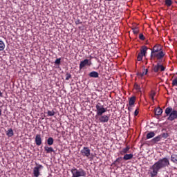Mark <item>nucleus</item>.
<instances>
[{
    "instance_id": "f257e3e1",
    "label": "nucleus",
    "mask_w": 177,
    "mask_h": 177,
    "mask_svg": "<svg viewBox=\"0 0 177 177\" xmlns=\"http://www.w3.org/2000/svg\"><path fill=\"white\" fill-rule=\"evenodd\" d=\"M171 163L169 162V159L168 158H163L159 159L158 161L156 162L150 168V176L156 177L158 175V172L160 169H162L163 168H167V167H169Z\"/></svg>"
},
{
    "instance_id": "f03ea898",
    "label": "nucleus",
    "mask_w": 177,
    "mask_h": 177,
    "mask_svg": "<svg viewBox=\"0 0 177 177\" xmlns=\"http://www.w3.org/2000/svg\"><path fill=\"white\" fill-rule=\"evenodd\" d=\"M165 56V52L162 50V46L160 44H156L151 49V60H154V59L161 60L162 59H164Z\"/></svg>"
},
{
    "instance_id": "7ed1b4c3",
    "label": "nucleus",
    "mask_w": 177,
    "mask_h": 177,
    "mask_svg": "<svg viewBox=\"0 0 177 177\" xmlns=\"http://www.w3.org/2000/svg\"><path fill=\"white\" fill-rule=\"evenodd\" d=\"M165 117H167L168 121H175L177 120V111L168 106L165 110Z\"/></svg>"
},
{
    "instance_id": "20e7f679",
    "label": "nucleus",
    "mask_w": 177,
    "mask_h": 177,
    "mask_svg": "<svg viewBox=\"0 0 177 177\" xmlns=\"http://www.w3.org/2000/svg\"><path fill=\"white\" fill-rule=\"evenodd\" d=\"M72 177H85L86 176V171L83 169H77L73 167L71 169Z\"/></svg>"
},
{
    "instance_id": "39448f33",
    "label": "nucleus",
    "mask_w": 177,
    "mask_h": 177,
    "mask_svg": "<svg viewBox=\"0 0 177 177\" xmlns=\"http://www.w3.org/2000/svg\"><path fill=\"white\" fill-rule=\"evenodd\" d=\"M95 109H96L95 111L97 113V115L98 116L103 115V114H104V113L107 111V109L104 108V106L102 105L100 102H98L95 105Z\"/></svg>"
},
{
    "instance_id": "423d86ee",
    "label": "nucleus",
    "mask_w": 177,
    "mask_h": 177,
    "mask_svg": "<svg viewBox=\"0 0 177 177\" xmlns=\"http://www.w3.org/2000/svg\"><path fill=\"white\" fill-rule=\"evenodd\" d=\"M148 49H149V48H147V46H142L141 47L140 51L138 53V57H137V60L138 62H142V60H143V56H146Z\"/></svg>"
},
{
    "instance_id": "0eeeda50",
    "label": "nucleus",
    "mask_w": 177,
    "mask_h": 177,
    "mask_svg": "<svg viewBox=\"0 0 177 177\" xmlns=\"http://www.w3.org/2000/svg\"><path fill=\"white\" fill-rule=\"evenodd\" d=\"M165 66L160 62L156 65L153 64V71L154 73H162V71H165Z\"/></svg>"
},
{
    "instance_id": "6e6552de",
    "label": "nucleus",
    "mask_w": 177,
    "mask_h": 177,
    "mask_svg": "<svg viewBox=\"0 0 177 177\" xmlns=\"http://www.w3.org/2000/svg\"><path fill=\"white\" fill-rule=\"evenodd\" d=\"M41 169H44L42 165L37 164V166L33 169V176L39 177V175H41V172L39 171H41Z\"/></svg>"
},
{
    "instance_id": "1a4fd4ad",
    "label": "nucleus",
    "mask_w": 177,
    "mask_h": 177,
    "mask_svg": "<svg viewBox=\"0 0 177 177\" xmlns=\"http://www.w3.org/2000/svg\"><path fill=\"white\" fill-rule=\"evenodd\" d=\"M80 153L83 157H87V158H89V156H91V149H89V147H84L80 151Z\"/></svg>"
},
{
    "instance_id": "9d476101",
    "label": "nucleus",
    "mask_w": 177,
    "mask_h": 177,
    "mask_svg": "<svg viewBox=\"0 0 177 177\" xmlns=\"http://www.w3.org/2000/svg\"><path fill=\"white\" fill-rule=\"evenodd\" d=\"M86 66H92V62L88 59H85L84 60L80 62L79 68L80 70H82V68H84V67H86Z\"/></svg>"
},
{
    "instance_id": "9b49d317",
    "label": "nucleus",
    "mask_w": 177,
    "mask_h": 177,
    "mask_svg": "<svg viewBox=\"0 0 177 177\" xmlns=\"http://www.w3.org/2000/svg\"><path fill=\"white\" fill-rule=\"evenodd\" d=\"M109 120H110V115H100L98 118V121L100 122H102V124L109 122Z\"/></svg>"
},
{
    "instance_id": "f8f14e48",
    "label": "nucleus",
    "mask_w": 177,
    "mask_h": 177,
    "mask_svg": "<svg viewBox=\"0 0 177 177\" xmlns=\"http://www.w3.org/2000/svg\"><path fill=\"white\" fill-rule=\"evenodd\" d=\"M35 142L37 146H41V145H42V138H41V134L36 135Z\"/></svg>"
},
{
    "instance_id": "ddd939ff",
    "label": "nucleus",
    "mask_w": 177,
    "mask_h": 177,
    "mask_svg": "<svg viewBox=\"0 0 177 177\" xmlns=\"http://www.w3.org/2000/svg\"><path fill=\"white\" fill-rule=\"evenodd\" d=\"M131 150V147L129 146H127V147L123 148L121 151H120V154L121 156H124V154H127Z\"/></svg>"
},
{
    "instance_id": "4468645a",
    "label": "nucleus",
    "mask_w": 177,
    "mask_h": 177,
    "mask_svg": "<svg viewBox=\"0 0 177 177\" xmlns=\"http://www.w3.org/2000/svg\"><path fill=\"white\" fill-rule=\"evenodd\" d=\"M132 158H133V154L132 153H126L123 156V160H124V161H128V160H132Z\"/></svg>"
},
{
    "instance_id": "2eb2a0df",
    "label": "nucleus",
    "mask_w": 177,
    "mask_h": 177,
    "mask_svg": "<svg viewBox=\"0 0 177 177\" xmlns=\"http://www.w3.org/2000/svg\"><path fill=\"white\" fill-rule=\"evenodd\" d=\"M136 100V97H135V96L130 97L129 100V105L130 106V107H133Z\"/></svg>"
},
{
    "instance_id": "dca6fc26",
    "label": "nucleus",
    "mask_w": 177,
    "mask_h": 177,
    "mask_svg": "<svg viewBox=\"0 0 177 177\" xmlns=\"http://www.w3.org/2000/svg\"><path fill=\"white\" fill-rule=\"evenodd\" d=\"M122 157H119L114 162H113V165H115V167H118V165H120V164H121V162H122Z\"/></svg>"
},
{
    "instance_id": "f3484780",
    "label": "nucleus",
    "mask_w": 177,
    "mask_h": 177,
    "mask_svg": "<svg viewBox=\"0 0 177 177\" xmlns=\"http://www.w3.org/2000/svg\"><path fill=\"white\" fill-rule=\"evenodd\" d=\"M91 78H99V73L96 71H92L88 74Z\"/></svg>"
},
{
    "instance_id": "a211bd4d",
    "label": "nucleus",
    "mask_w": 177,
    "mask_h": 177,
    "mask_svg": "<svg viewBox=\"0 0 177 177\" xmlns=\"http://www.w3.org/2000/svg\"><path fill=\"white\" fill-rule=\"evenodd\" d=\"M44 150L46 153H47V154H48L49 153H53V151H55V150L52 147H48V146L44 147Z\"/></svg>"
},
{
    "instance_id": "6ab92c4d",
    "label": "nucleus",
    "mask_w": 177,
    "mask_h": 177,
    "mask_svg": "<svg viewBox=\"0 0 177 177\" xmlns=\"http://www.w3.org/2000/svg\"><path fill=\"white\" fill-rule=\"evenodd\" d=\"M161 140V136L160 135H158V136L153 138L151 142V143H157L158 142H160Z\"/></svg>"
},
{
    "instance_id": "aec40b11",
    "label": "nucleus",
    "mask_w": 177,
    "mask_h": 177,
    "mask_svg": "<svg viewBox=\"0 0 177 177\" xmlns=\"http://www.w3.org/2000/svg\"><path fill=\"white\" fill-rule=\"evenodd\" d=\"M162 114V109L158 107L155 109L156 115H161Z\"/></svg>"
},
{
    "instance_id": "412c9836",
    "label": "nucleus",
    "mask_w": 177,
    "mask_h": 177,
    "mask_svg": "<svg viewBox=\"0 0 177 177\" xmlns=\"http://www.w3.org/2000/svg\"><path fill=\"white\" fill-rule=\"evenodd\" d=\"M53 143H55V140L53 139V138L50 137L47 139L48 146H52V145H53Z\"/></svg>"
},
{
    "instance_id": "4be33fe9",
    "label": "nucleus",
    "mask_w": 177,
    "mask_h": 177,
    "mask_svg": "<svg viewBox=\"0 0 177 177\" xmlns=\"http://www.w3.org/2000/svg\"><path fill=\"white\" fill-rule=\"evenodd\" d=\"M154 136H156V133L151 131L147 134V139H151V138H154Z\"/></svg>"
},
{
    "instance_id": "5701e85b",
    "label": "nucleus",
    "mask_w": 177,
    "mask_h": 177,
    "mask_svg": "<svg viewBox=\"0 0 177 177\" xmlns=\"http://www.w3.org/2000/svg\"><path fill=\"white\" fill-rule=\"evenodd\" d=\"M6 135H7V136H8V138H12V136H13V135H14L13 129H9L6 131Z\"/></svg>"
},
{
    "instance_id": "b1692460",
    "label": "nucleus",
    "mask_w": 177,
    "mask_h": 177,
    "mask_svg": "<svg viewBox=\"0 0 177 177\" xmlns=\"http://www.w3.org/2000/svg\"><path fill=\"white\" fill-rule=\"evenodd\" d=\"M165 6H167V8H169L172 6V0H165Z\"/></svg>"
},
{
    "instance_id": "393cba45",
    "label": "nucleus",
    "mask_w": 177,
    "mask_h": 177,
    "mask_svg": "<svg viewBox=\"0 0 177 177\" xmlns=\"http://www.w3.org/2000/svg\"><path fill=\"white\" fill-rule=\"evenodd\" d=\"M147 73H149V70H148V69H146V70H145V73H137V75H138V77H140V78H143V76H144V75H147Z\"/></svg>"
},
{
    "instance_id": "a878e982",
    "label": "nucleus",
    "mask_w": 177,
    "mask_h": 177,
    "mask_svg": "<svg viewBox=\"0 0 177 177\" xmlns=\"http://www.w3.org/2000/svg\"><path fill=\"white\" fill-rule=\"evenodd\" d=\"M171 161L172 162H177V155L173 154L171 156Z\"/></svg>"
},
{
    "instance_id": "bb28decb",
    "label": "nucleus",
    "mask_w": 177,
    "mask_h": 177,
    "mask_svg": "<svg viewBox=\"0 0 177 177\" xmlns=\"http://www.w3.org/2000/svg\"><path fill=\"white\" fill-rule=\"evenodd\" d=\"M134 89H136L138 92H142V88H140V86L137 83H135L134 84Z\"/></svg>"
},
{
    "instance_id": "cd10ccee",
    "label": "nucleus",
    "mask_w": 177,
    "mask_h": 177,
    "mask_svg": "<svg viewBox=\"0 0 177 177\" xmlns=\"http://www.w3.org/2000/svg\"><path fill=\"white\" fill-rule=\"evenodd\" d=\"M159 136H160V139H167V138H168L169 136V134H168V133H163L160 135H159Z\"/></svg>"
},
{
    "instance_id": "c85d7f7f",
    "label": "nucleus",
    "mask_w": 177,
    "mask_h": 177,
    "mask_svg": "<svg viewBox=\"0 0 177 177\" xmlns=\"http://www.w3.org/2000/svg\"><path fill=\"white\" fill-rule=\"evenodd\" d=\"M5 49V43L3 41L0 40V51H2Z\"/></svg>"
},
{
    "instance_id": "c756f323",
    "label": "nucleus",
    "mask_w": 177,
    "mask_h": 177,
    "mask_svg": "<svg viewBox=\"0 0 177 177\" xmlns=\"http://www.w3.org/2000/svg\"><path fill=\"white\" fill-rule=\"evenodd\" d=\"M47 114L48 117H53V115H55L56 113L55 112V111L52 110V111H48Z\"/></svg>"
},
{
    "instance_id": "7c9ffc66",
    "label": "nucleus",
    "mask_w": 177,
    "mask_h": 177,
    "mask_svg": "<svg viewBox=\"0 0 177 177\" xmlns=\"http://www.w3.org/2000/svg\"><path fill=\"white\" fill-rule=\"evenodd\" d=\"M172 86H177V76L172 81Z\"/></svg>"
},
{
    "instance_id": "2f4dec72",
    "label": "nucleus",
    "mask_w": 177,
    "mask_h": 177,
    "mask_svg": "<svg viewBox=\"0 0 177 177\" xmlns=\"http://www.w3.org/2000/svg\"><path fill=\"white\" fill-rule=\"evenodd\" d=\"M133 34H139V28H133Z\"/></svg>"
},
{
    "instance_id": "473e14b6",
    "label": "nucleus",
    "mask_w": 177,
    "mask_h": 177,
    "mask_svg": "<svg viewBox=\"0 0 177 177\" xmlns=\"http://www.w3.org/2000/svg\"><path fill=\"white\" fill-rule=\"evenodd\" d=\"M154 96H156V92L152 91L150 94V97L152 100H154Z\"/></svg>"
},
{
    "instance_id": "72a5a7b5",
    "label": "nucleus",
    "mask_w": 177,
    "mask_h": 177,
    "mask_svg": "<svg viewBox=\"0 0 177 177\" xmlns=\"http://www.w3.org/2000/svg\"><path fill=\"white\" fill-rule=\"evenodd\" d=\"M70 78H71V74L66 73V80L68 81V80H70Z\"/></svg>"
},
{
    "instance_id": "f704fd0d",
    "label": "nucleus",
    "mask_w": 177,
    "mask_h": 177,
    "mask_svg": "<svg viewBox=\"0 0 177 177\" xmlns=\"http://www.w3.org/2000/svg\"><path fill=\"white\" fill-rule=\"evenodd\" d=\"M139 38H140V39H141V41H145V39H146V38L145 37V35H143L142 33H140V34L139 35Z\"/></svg>"
},
{
    "instance_id": "c9c22d12",
    "label": "nucleus",
    "mask_w": 177,
    "mask_h": 177,
    "mask_svg": "<svg viewBox=\"0 0 177 177\" xmlns=\"http://www.w3.org/2000/svg\"><path fill=\"white\" fill-rule=\"evenodd\" d=\"M62 62V59H61V58H57V59L55 60V64L59 65V64H60V62Z\"/></svg>"
},
{
    "instance_id": "e433bc0d",
    "label": "nucleus",
    "mask_w": 177,
    "mask_h": 177,
    "mask_svg": "<svg viewBox=\"0 0 177 177\" xmlns=\"http://www.w3.org/2000/svg\"><path fill=\"white\" fill-rule=\"evenodd\" d=\"M75 24L78 25V24H82V21H81V19H77L75 21Z\"/></svg>"
},
{
    "instance_id": "4c0bfd02",
    "label": "nucleus",
    "mask_w": 177,
    "mask_h": 177,
    "mask_svg": "<svg viewBox=\"0 0 177 177\" xmlns=\"http://www.w3.org/2000/svg\"><path fill=\"white\" fill-rule=\"evenodd\" d=\"M138 114H139V111L138 109H136L135 111H134V115L135 117H136L138 115Z\"/></svg>"
},
{
    "instance_id": "58836bf2",
    "label": "nucleus",
    "mask_w": 177,
    "mask_h": 177,
    "mask_svg": "<svg viewBox=\"0 0 177 177\" xmlns=\"http://www.w3.org/2000/svg\"><path fill=\"white\" fill-rule=\"evenodd\" d=\"M128 110L131 111L132 110V106H129Z\"/></svg>"
},
{
    "instance_id": "ea45409f",
    "label": "nucleus",
    "mask_w": 177,
    "mask_h": 177,
    "mask_svg": "<svg viewBox=\"0 0 177 177\" xmlns=\"http://www.w3.org/2000/svg\"><path fill=\"white\" fill-rule=\"evenodd\" d=\"M2 115V110L0 109V117Z\"/></svg>"
},
{
    "instance_id": "a19ab883",
    "label": "nucleus",
    "mask_w": 177,
    "mask_h": 177,
    "mask_svg": "<svg viewBox=\"0 0 177 177\" xmlns=\"http://www.w3.org/2000/svg\"><path fill=\"white\" fill-rule=\"evenodd\" d=\"M2 96H3L2 92H1L0 91V97H2Z\"/></svg>"
},
{
    "instance_id": "79ce46f5",
    "label": "nucleus",
    "mask_w": 177,
    "mask_h": 177,
    "mask_svg": "<svg viewBox=\"0 0 177 177\" xmlns=\"http://www.w3.org/2000/svg\"><path fill=\"white\" fill-rule=\"evenodd\" d=\"M142 74H146V69H144V72H142Z\"/></svg>"
},
{
    "instance_id": "37998d69",
    "label": "nucleus",
    "mask_w": 177,
    "mask_h": 177,
    "mask_svg": "<svg viewBox=\"0 0 177 177\" xmlns=\"http://www.w3.org/2000/svg\"><path fill=\"white\" fill-rule=\"evenodd\" d=\"M104 1L110 2L111 1H113V0H104Z\"/></svg>"
},
{
    "instance_id": "c03bdc74",
    "label": "nucleus",
    "mask_w": 177,
    "mask_h": 177,
    "mask_svg": "<svg viewBox=\"0 0 177 177\" xmlns=\"http://www.w3.org/2000/svg\"><path fill=\"white\" fill-rule=\"evenodd\" d=\"M176 2V3H177V1H175Z\"/></svg>"
}]
</instances>
